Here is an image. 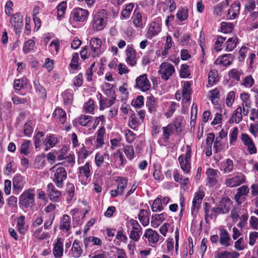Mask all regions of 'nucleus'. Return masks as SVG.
<instances>
[{
    "instance_id": "7ed1b4c3",
    "label": "nucleus",
    "mask_w": 258,
    "mask_h": 258,
    "mask_svg": "<svg viewBox=\"0 0 258 258\" xmlns=\"http://www.w3.org/2000/svg\"><path fill=\"white\" fill-rule=\"evenodd\" d=\"M175 72L174 67L171 63L167 62H162L159 67V75L164 81H167Z\"/></svg>"
},
{
    "instance_id": "e433bc0d",
    "label": "nucleus",
    "mask_w": 258,
    "mask_h": 258,
    "mask_svg": "<svg viewBox=\"0 0 258 258\" xmlns=\"http://www.w3.org/2000/svg\"><path fill=\"white\" fill-rule=\"evenodd\" d=\"M63 103L66 105H70L72 104L73 100V93L71 89L64 91L62 94Z\"/></svg>"
},
{
    "instance_id": "2eb2a0df",
    "label": "nucleus",
    "mask_w": 258,
    "mask_h": 258,
    "mask_svg": "<svg viewBox=\"0 0 258 258\" xmlns=\"http://www.w3.org/2000/svg\"><path fill=\"white\" fill-rule=\"evenodd\" d=\"M204 197V192L202 191L199 190L196 193L192 200V205L191 208V213L192 215L196 214L197 213Z\"/></svg>"
},
{
    "instance_id": "58836bf2",
    "label": "nucleus",
    "mask_w": 258,
    "mask_h": 258,
    "mask_svg": "<svg viewBox=\"0 0 258 258\" xmlns=\"http://www.w3.org/2000/svg\"><path fill=\"white\" fill-rule=\"evenodd\" d=\"M238 41V39L235 36L228 38L226 42V50L227 51L233 50L235 48Z\"/></svg>"
},
{
    "instance_id": "412c9836",
    "label": "nucleus",
    "mask_w": 258,
    "mask_h": 258,
    "mask_svg": "<svg viewBox=\"0 0 258 258\" xmlns=\"http://www.w3.org/2000/svg\"><path fill=\"white\" fill-rule=\"evenodd\" d=\"M232 201L228 198H223L220 201L218 206L222 211V214H225L228 213L231 208Z\"/></svg>"
},
{
    "instance_id": "5701e85b",
    "label": "nucleus",
    "mask_w": 258,
    "mask_h": 258,
    "mask_svg": "<svg viewBox=\"0 0 258 258\" xmlns=\"http://www.w3.org/2000/svg\"><path fill=\"white\" fill-rule=\"evenodd\" d=\"M52 115L56 119V121L59 123L63 124L66 121V112L61 108H56L54 111Z\"/></svg>"
},
{
    "instance_id": "2f4dec72",
    "label": "nucleus",
    "mask_w": 258,
    "mask_h": 258,
    "mask_svg": "<svg viewBox=\"0 0 258 258\" xmlns=\"http://www.w3.org/2000/svg\"><path fill=\"white\" fill-rule=\"evenodd\" d=\"M167 214L165 212L160 214H155L152 218L151 222V226L155 228L158 227L165 220Z\"/></svg>"
},
{
    "instance_id": "a18cd8bd",
    "label": "nucleus",
    "mask_w": 258,
    "mask_h": 258,
    "mask_svg": "<svg viewBox=\"0 0 258 258\" xmlns=\"http://www.w3.org/2000/svg\"><path fill=\"white\" fill-rule=\"evenodd\" d=\"M92 117L89 115H82L78 119L79 124L82 126L90 125Z\"/></svg>"
},
{
    "instance_id": "4be33fe9",
    "label": "nucleus",
    "mask_w": 258,
    "mask_h": 258,
    "mask_svg": "<svg viewBox=\"0 0 258 258\" xmlns=\"http://www.w3.org/2000/svg\"><path fill=\"white\" fill-rule=\"evenodd\" d=\"M132 19L133 23L136 27L142 29L144 27L145 23L142 19V15L139 11L135 10Z\"/></svg>"
},
{
    "instance_id": "ddd939ff",
    "label": "nucleus",
    "mask_w": 258,
    "mask_h": 258,
    "mask_svg": "<svg viewBox=\"0 0 258 258\" xmlns=\"http://www.w3.org/2000/svg\"><path fill=\"white\" fill-rule=\"evenodd\" d=\"M136 82L137 88L142 91H146L150 88V83L147 79L146 74L138 77Z\"/></svg>"
},
{
    "instance_id": "79ce46f5",
    "label": "nucleus",
    "mask_w": 258,
    "mask_h": 258,
    "mask_svg": "<svg viewBox=\"0 0 258 258\" xmlns=\"http://www.w3.org/2000/svg\"><path fill=\"white\" fill-rule=\"evenodd\" d=\"M134 7L133 3H130L126 5L125 8L122 10L121 14V17L122 19H127L130 17L131 14Z\"/></svg>"
},
{
    "instance_id": "1a4fd4ad",
    "label": "nucleus",
    "mask_w": 258,
    "mask_h": 258,
    "mask_svg": "<svg viewBox=\"0 0 258 258\" xmlns=\"http://www.w3.org/2000/svg\"><path fill=\"white\" fill-rule=\"evenodd\" d=\"M34 196L33 190L28 189L21 195L20 203L26 208L32 207L34 202Z\"/></svg>"
},
{
    "instance_id": "6e6d98bb",
    "label": "nucleus",
    "mask_w": 258,
    "mask_h": 258,
    "mask_svg": "<svg viewBox=\"0 0 258 258\" xmlns=\"http://www.w3.org/2000/svg\"><path fill=\"white\" fill-rule=\"evenodd\" d=\"M254 83V79L252 78L251 76L249 75L246 76L243 79L242 82L241 83V85L246 88H249L252 86Z\"/></svg>"
},
{
    "instance_id": "0e129e2a",
    "label": "nucleus",
    "mask_w": 258,
    "mask_h": 258,
    "mask_svg": "<svg viewBox=\"0 0 258 258\" xmlns=\"http://www.w3.org/2000/svg\"><path fill=\"white\" fill-rule=\"evenodd\" d=\"M34 83L36 91L39 92L41 97L42 99L45 98L46 97V91L45 89L39 83L37 84L35 82H34Z\"/></svg>"
},
{
    "instance_id": "4468645a",
    "label": "nucleus",
    "mask_w": 258,
    "mask_h": 258,
    "mask_svg": "<svg viewBox=\"0 0 258 258\" xmlns=\"http://www.w3.org/2000/svg\"><path fill=\"white\" fill-rule=\"evenodd\" d=\"M47 193L49 199L53 202L57 201L61 196V192L58 190L52 183L47 184Z\"/></svg>"
},
{
    "instance_id": "c9c22d12",
    "label": "nucleus",
    "mask_w": 258,
    "mask_h": 258,
    "mask_svg": "<svg viewBox=\"0 0 258 258\" xmlns=\"http://www.w3.org/2000/svg\"><path fill=\"white\" fill-rule=\"evenodd\" d=\"M149 212L144 209H142L140 211V213L138 215V218L141 224L143 226H146L149 224V217L148 216Z\"/></svg>"
},
{
    "instance_id": "a19ab883",
    "label": "nucleus",
    "mask_w": 258,
    "mask_h": 258,
    "mask_svg": "<svg viewBox=\"0 0 258 258\" xmlns=\"http://www.w3.org/2000/svg\"><path fill=\"white\" fill-rule=\"evenodd\" d=\"M17 225L20 233L24 234L27 230L25 225V217L21 216L17 219Z\"/></svg>"
},
{
    "instance_id": "0eeeda50",
    "label": "nucleus",
    "mask_w": 258,
    "mask_h": 258,
    "mask_svg": "<svg viewBox=\"0 0 258 258\" xmlns=\"http://www.w3.org/2000/svg\"><path fill=\"white\" fill-rule=\"evenodd\" d=\"M129 223L132 227L130 231L129 237L134 241H138L142 234V228L138 223V222L134 219H131Z\"/></svg>"
},
{
    "instance_id": "7c9ffc66",
    "label": "nucleus",
    "mask_w": 258,
    "mask_h": 258,
    "mask_svg": "<svg viewBox=\"0 0 258 258\" xmlns=\"http://www.w3.org/2000/svg\"><path fill=\"white\" fill-rule=\"evenodd\" d=\"M71 228V218L68 215H63L60 222L59 228L63 231H68Z\"/></svg>"
},
{
    "instance_id": "c03bdc74",
    "label": "nucleus",
    "mask_w": 258,
    "mask_h": 258,
    "mask_svg": "<svg viewBox=\"0 0 258 258\" xmlns=\"http://www.w3.org/2000/svg\"><path fill=\"white\" fill-rule=\"evenodd\" d=\"M28 82V80L25 78L15 80L14 82V88L15 90L19 91L23 88L24 85H26Z\"/></svg>"
},
{
    "instance_id": "6ab92c4d",
    "label": "nucleus",
    "mask_w": 258,
    "mask_h": 258,
    "mask_svg": "<svg viewBox=\"0 0 258 258\" xmlns=\"http://www.w3.org/2000/svg\"><path fill=\"white\" fill-rule=\"evenodd\" d=\"M240 8V4L239 2H236L233 4L230 9L228 10L226 15V17L229 20L234 19L239 14Z\"/></svg>"
},
{
    "instance_id": "3c124183",
    "label": "nucleus",
    "mask_w": 258,
    "mask_h": 258,
    "mask_svg": "<svg viewBox=\"0 0 258 258\" xmlns=\"http://www.w3.org/2000/svg\"><path fill=\"white\" fill-rule=\"evenodd\" d=\"M35 42L32 39H29L26 41L23 46V52L26 54L30 52L31 50L33 49L35 45Z\"/></svg>"
},
{
    "instance_id": "a211bd4d",
    "label": "nucleus",
    "mask_w": 258,
    "mask_h": 258,
    "mask_svg": "<svg viewBox=\"0 0 258 258\" xmlns=\"http://www.w3.org/2000/svg\"><path fill=\"white\" fill-rule=\"evenodd\" d=\"M11 23L15 28L16 33L20 32L23 25V16L20 13H17L14 15L11 19Z\"/></svg>"
},
{
    "instance_id": "f3484780",
    "label": "nucleus",
    "mask_w": 258,
    "mask_h": 258,
    "mask_svg": "<svg viewBox=\"0 0 258 258\" xmlns=\"http://www.w3.org/2000/svg\"><path fill=\"white\" fill-rule=\"evenodd\" d=\"M219 169L224 174L231 172L234 169L233 161L230 159H226L220 162Z\"/></svg>"
},
{
    "instance_id": "603ef678",
    "label": "nucleus",
    "mask_w": 258,
    "mask_h": 258,
    "mask_svg": "<svg viewBox=\"0 0 258 258\" xmlns=\"http://www.w3.org/2000/svg\"><path fill=\"white\" fill-rule=\"evenodd\" d=\"M221 31L224 33H229L232 32L234 28V25L231 23L223 22L221 23Z\"/></svg>"
},
{
    "instance_id": "f03ea898",
    "label": "nucleus",
    "mask_w": 258,
    "mask_h": 258,
    "mask_svg": "<svg viewBox=\"0 0 258 258\" xmlns=\"http://www.w3.org/2000/svg\"><path fill=\"white\" fill-rule=\"evenodd\" d=\"M191 148L190 146L187 145L186 146L185 154L180 155L178 158L180 168L184 173L188 174L190 172L191 169Z\"/></svg>"
},
{
    "instance_id": "69168bd1",
    "label": "nucleus",
    "mask_w": 258,
    "mask_h": 258,
    "mask_svg": "<svg viewBox=\"0 0 258 258\" xmlns=\"http://www.w3.org/2000/svg\"><path fill=\"white\" fill-rule=\"evenodd\" d=\"M78 59H79V55L78 53H75L71 60V62L70 64V66L72 70H77L78 69Z\"/></svg>"
},
{
    "instance_id": "4c0bfd02",
    "label": "nucleus",
    "mask_w": 258,
    "mask_h": 258,
    "mask_svg": "<svg viewBox=\"0 0 258 258\" xmlns=\"http://www.w3.org/2000/svg\"><path fill=\"white\" fill-rule=\"evenodd\" d=\"M115 98H105L101 99L100 100V109L103 110L105 108L110 107L115 103Z\"/></svg>"
},
{
    "instance_id": "f704fd0d",
    "label": "nucleus",
    "mask_w": 258,
    "mask_h": 258,
    "mask_svg": "<svg viewBox=\"0 0 258 258\" xmlns=\"http://www.w3.org/2000/svg\"><path fill=\"white\" fill-rule=\"evenodd\" d=\"M13 187L15 190H22L25 184L23 177L20 175L15 176L13 180Z\"/></svg>"
},
{
    "instance_id": "de8ad7c7",
    "label": "nucleus",
    "mask_w": 258,
    "mask_h": 258,
    "mask_svg": "<svg viewBox=\"0 0 258 258\" xmlns=\"http://www.w3.org/2000/svg\"><path fill=\"white\" fill-rule=\"evenodd\" d=\"M31 141L29 140L25 141L22 145L20 148V153L21 154L27 155L30 153Z\"/></svg>"
},
{
    "instance_id": "20e7f679",
    "label": "nucleus",
    "mask_w": 258,
    "mask_h": 258,
    "mask_svg": "<svg viewBox=\"0 0 258 258\" xmlns=\"http://www.w3.org/2000/svg\"><path fill=\"white\" fill-rule=\"evenodd\" d=\"M78 176L81 180L82 184L86 185L89 181V178L92 174L91 166L89 162L78 168Z\"/></svg>"
},
{
    "instance_id": "bb28decb",
    "label": "nucleus",
    "mask_w": 258,
    "mask_h": 258,
    "mask_svg": "<svg viewBox=\"0 0 258 258\" xmlns=\"http://www.w3.org/2000/svg\"><path fill=\"white\" fill-rule=\"evenodd\" d=\"M71 251V254L74 258H79L81 256L83 250L80 245V241L79 240L77 239L74 240Z\"/></svg>"
},
{
    "instance_id": "e2e57ef3",
    "label": "nucleus",
    "mask_w": 258,
    "mask_h": 258,
    "mask_svg": "<svg viewBox=\"0 0 258 258\" xmlns=\"http://www.w3.org/2000/svg\"><path fill=\"white\" fill-rule=\"evenodd\" d=\"M43 137L44 134L42 132H38L36 135L34 137V145L36 148L40 146L41 141L43 140Z\"/></svg>"
},
{
    "instance_id": "49530a36",
    "label": "nucleus",
    "mask_w": 258,
    "mask_h": 258,
    "mask_svg": "<svg viewBox=\"0 0 258 258\" xmlns=\"http://www.w3.org/2000/svg\"><path fill=\"white\" fill-rule=\"evenodd\" d=\"M153 212H157L163 210L162 201L160 198H157L153 202L151 207Z\"/></svg>"
},
{
    "instance_id": "b1692460",
    "label": "nucleus",
    "mask_w": 258,
    "mask_h": 258,
    "mask_svg": "<svg viewBox=\"0 0 258 258\" xmlns=\"http://www.w3.org/2000/svg\"><path fill=\"white\" fill-rule=\"evenodd\" d=\"M161 30V26L160 24L155 22H151L148 28V37H152L157 35Z\"/></svg>"
},
{
    "instance_id": "864d4df0",
    "label": "nucleus",
    "mask_w": 258,
    "mask_h": 258,
    "mask_svg": "<svg viewBox=\"0 0 258 258\" xmlns=\"http://www.w3.org/2000/svg\"><path fill=\"white\" fill-rule=\"evenodd\" d=\"M128 124L130 126L135 129L139 125V121L135 114L132 113L128 119Z\"/></svg>"
},
{
    "instance_id": "39448f33",
    "label": "nucleus",
    "mask_w": 258,
    "mask_h": 258,
    "mask_svg": "<svg viewBox=\"0 0 258 258\" xmlns=\"http://www.w3.org/2000/svg\"><path fill=\"white\" fill-rule=\"evenodd\" d=\"M245 175L241 173L237 172L232 177L225 179L224 184L226 186L230 188L237 187L245 182Z\"/></svg>"
},
{
    "instance_id": "6e6552de",
    "label": "nucleus",
    "mask_w": 258,
    "mask_h": 258,
    "mask_svg": "<svg viewBox=\"0 0 258 258\" xmlns=\"http://www.w3.org/2000/svg\"><path fill=\"white\" fill-rule=\"evenodd\" d=\"M160 238L158 232L152 229L148 228L145 230L142 239L145 242H148L151 246H154L157 243Z\"/></svg>"
},
{
    "instance_id": "aec40b11",
    "label": "nucleus",
    "mask_w": 258,
    "mask_h": 258,
    "mask_svg": "<svg viewBox=\"0 0 258 258\" xmlns=\"http://www.w3.org/2000/svg\"><path fill=\"white\" fill-rule=\"evenodd\" d=\"M126 62L131 66H134L137 63L136 52L132 47L128 46L126 50Z\"/></svg>"
},
{
    "instance_id": "c85d7f7f",
    "label": "nucleus",
    "mask_w": 258,
    "mask_h": 258,
    "mask_svg": "<svg viewBox=\"0 0 258 258\" xmlns=\"http://www.w3.org/2000/svg\"><path fill=\"white\" fill-rule=\"evenodd\" d=\"M241 112L242 108L240 106H238L236 109L234 111L231 117L229 120V122L230 123H239L242 119Z\"/></svg>"
},
{
    "instance_id": "680f3d73",
    "label": "nucleus",
    "mask_w": 258,
    "mask_h": 258,
    "mask_svg": "<svg viewBox=\"0 0 258 258\" xmlns=\"http://www.w3.org/2000/svg\"><path fill=\"white\" fill-rule=\"evenodd\" d=\"M32 122L31 121L27 122L24 126V133L25 136L27 137H30L32 135L33 128L32 125Z\"/></svg>"
},
{
    "instance_id": "c756f323",
    "label": "nucleus",
    "mask_w": 258,
    "mask_h": 258,
    "mask_svg": "<svg viewBox=\"0 0 258 258\" xmlns=\"http://www.w3.org/2000/svg\"><path fill=\"white\" fill-rule=\"evenodd\" d=\"M63 243L60 238L54 244L53 253L55 258H60L63 254Z\"/></svg>"
},
{
    "instance_id": "a878e982",
    "label": "nucleus",
    "mask_w": 258,
    "mask_h": 258,
    "mask_svg": "<svg viewBox=\"0 0 258 258\" xmlns=\"http://www.w3.org/2000/svg\"><path fill=\"white\" fill-rule=\"evenodd\" d=\"M96 137V148H101L104 144V138L105 135V128L102 126L100 127L97 132Z\"/></svg>"
},
{
    "instance_id": "dca6fc26",
    "label": "nucleus",
    "mask_w": 258,
    "mask_h": 258,
    "mask_svg": "<svg viewBox=\"0 0 258 258\" xmlns=\"http://www.w3.org/2000/svg\"><path fill=\"white\" fill-rule=\"evenodd\" d=\"M163 134L162 136L159 139L158 142L160 145L168 142L169 137L172 136L175 132L172 126L169 124L166 126L162 128Z\"/></svg>"
},
{
    "instance_id": "423d86ee",
    "label": "nucleus",
    "mask_w": 258,
    "mask_h": 258,
    "mask_svg": "<svg viewBox=\"0 0 258 258\" xmlns=\"http://www.w3.org/2000/svg\"><path fill=\"white\" fill-rule=\"evenodd\" d=\"M102 41L97 37L92 38L89 42V54L93 57H99L102 53Z\"/></svg>"
},
{
    "instance_id": "393cba45",
    "label": "nucleus",
    "mask_w": 258,
    "mask_h": 258,
    "mask_svg": "<svg viewBox=\"0 0 258 258\" xmlns=\"http://www.w3.org/2000/svg\"><path fill=\"white\" fill-rule=\"evenodd\" d=\"M217 170L213 168H209L206 171L209 183L212 186L217 183L218 173Z\"/></svg>"
},
{
    "instance_id": "9d476101",
    "label": "nucleus",
    "mask_w": 258,
    "mask_h": 258,
    "mask_svg": "<svg viewBox=\"0 0 258 258\" xmlns=\"http://www.w3.org/2000/svg\"><path fill=\"white\" fill-rule=\"evenodd\" d=\"M106 24V17L104 12L97 13L94 18L93 27L95 30L100 31L103 30Z\"/></svg>"
},
{
    "instance_id": "cd10ccee",
    "label": "nucleus",
    "mask_w": 258,
    "mask_h": 258,
    "mask_svg": "<svg viewBox=\"0 0 258 258\" xmlns=\"http://www.w3.org/2000/svg\"><path fill=\"white\" fill-rule=\"evenodd\" d=\"M57 141V139L53 135L50 134L47 135L45 139L43 141V144L45 146V151H47L54 147Z\"/></svg>"
},
{
    "instance_id": "338daca9",
    "label": "nucleus",
    "mask_w": 258,
    "mask_h": 258,
    "mask_svg": "<svg viewBox=\"0 0 258 258\" xmlns=\"http://www.w3.org/2000/svg\"><path fill=\"white\" fill-rule=\"evenodd\" d=\"M83 83V74L79 73L73 80V85L77 87H81Z\"/></svg>"
},
{
    "instance_id": "f257e3e1",
    "label": "nucleus",
    "mask_w": 258,
    "mask_h": 258,
    "mask_svg": "<svg viewBox=\"0 0 258 258\" xmlns=\"http://www.w3.org/2000/svg\"><path fill=\"white\" fill-rule=\"evenodd\" d=\"M60 163L56 164L50 169L51 172V179L59 188L63 187L64 181L67 178V173L65 168L60 166Z\"/></svg>"
},
{
    "instance_id": "4d7b16f0",
    "label": "nucleus",
    "mask_w": 258,
    "mask_h": 258,
    "mask_svg": "<svg viewBox=\"0 0 258 258\" xmlns=\"http://www.w3.org/2000/svg\"><path fill=\"white\" fill-rule=\"evenodd\" d=\"M66 192L68 195V200L71 201L74 196L75 186L73 183H68L66 185Z\"/></svg>"
},
{
    "instance_id": "9b49d317",
    "label": "nucleus",
    "mask_w": 258,
    "mask_h": 258,
    "mask_svg": "<svg viewBox=\"0 0 258 258\" xmlns=\"http://www.w3.org/2000/svg\"><path fill=\"white\" fill-rule=\"evenodd\" d=\"M112 165L116 168H122L126 163V160L123 158V156L119 150H117L111 156Z\"/></svg>"
},
{
    "instance_id": "473e14b6",
    "label": "nucleus",
    "mask_w": 258,
    "mask_h": 258,
    "mask_svg": "<svg viewBox=\"0 0 258 258\" xmlns=\"http://www.w3.org/2000/svg\"><path fill=\"white\" fill-rule=\"evenodd\" d=\"M239 256V253L236 251L232 252L223 251L217 252L215 258H238Z\"/></svg>"
},
{
    "instance_id": "8fccbe9b",
    "label": "nucleus",
    "mask_w": 258,
    "mask_h": 258,
    "mask_svg": "<svg viewBox=\"0 0 258 258\" xmlns=\"http://www.w3.org/2000/svg\"><path fill=\"white\" fill-rule=\"evenodd\" d=\"M229 76L237 81L240 80V76L243 74V71L241 69H233L229 73Z\"/></svg>"
},
{
    "instance_id": "37998d69",
    "label": "nucleus",
    "mask_w": 258,
    "mask_h": 258,
    "mask_svg": "<svg viewBox=\"0 0 258 258\" xmlns=\"http://www.w3.org/2000/svg\"><path fill=\"white\" fill-rule=\"evenodd\" d=\"M91 152L87 149V148L83 145L81 151L79 153L78 163L80 164L83 162V159H86L89 155L91 154Z\"/></svg>"
},
{
    "instance_id": "5fc2aeb1",
    "label": "nucleus",
    "mask_w": 258,
    "mask_h": 258,
    "mask_svg": "<svg viewBox=\"0 0 258 258\" xmlns=\"http://www.w3.org/2000/svg\"><path fill=\"white\" fill-rule=\"evenodd\" d=\"M210 204L207 202L204 204V211H205V220L206 223H209L210 221L213 219V213L211 215H209V213L210 212Z\"/></svg>"
},
{
    "instance_id": "774afa93",
    "label": "nucleus",
    "mask_w": 258,
    "mask_h": 258,
    "mask_svg": "<svg viewBox=\"0 0 258 258\" xmlns=\"http://www.w3.org/2000/svg\"><path fill=\"white\" fill-rule=\"evenodd\" d=\"M57 15L58 17H62L65 12L67 8V3L64 1L61 2L56 7Z\"/></svg>"
},
{
    "instance_id": "f8f14e48",
    "label": "nucleus",
    "mask_w": 258,
    "mask_h": 258,
    "mask_svg": "<svg viewBox=\"0 0 258 258\" xmlns=\"http://www.w3.org/2000/svg\"><path fill=\"white\" fill-rule=\"evenodd\" d=\"M88 14L87 10L78 8L72 11L71 17L75 21L84 22L87 20Z\"/></svg>"
},
{
    "instance_id": "13d9d810",
    "label": "nucleus",
    "mask_w": 258,
    "mask_h": 258,
    "mask_svg": "<svg viewBox=\"0 0 258 258\" xmlns=\"http://www.w3.org/2000/svg\"><path fill=\"white\" fill-rule=\"evenodd\" d=\"M218 77V72L216 70H211L208 75V83L212 86L216 82V79Z\"/></svg>"
},
{
    "instance_id": "09e8293b",
    "label": "nucleus",
    "mask_w": 258,
    "mask_h": 258,
    "mask_svg": "<svg viewBox=\"0 0 258 258\" xmlns=\"http://www.w3.org/2000/svg\"><path fill=\"white\" fill-rule=\"evenodd\" d=\"M190 75L189 66L186 64H183L181 66L180 70V77L182 78H188Z\"/></svg>"
},
{
    "instance_id": "72a5a7b5",
    "label": "nucleus",
    "mask_w": 258,
    "mask_h": 258,
    "mask_svg": "<svg viewBox=\"0 0 258 258\" xmlns=\"http://www.w3.org/2000/svg\"><path fill=\"white\" fill-rule=\"evenodd\" d=\"M220 242L222 245L225 246L226 247H228L231 244L229 234L224 229L220 230Z\"/></svg>"
},
{
    "instance_id": "bf43d9fd",
    "label": "nucleus",
    "mask_w": 258,
    "mask_h": 258,
    "mask_svg": "<svg viewBox=\"0 0 258 258\" xmlns=\"http://www.w3.org/2000/svg\"><path fill=\"white\" fill-rule=\"evenodd\" d=\"M176 17L180 21L185 20L188 17V10L186 9L182 8L176 14Z\"/></svg>"
},
{
    "instance_id": "052dcab7",
    "label": "nucleus",
    "mask_w": 258,
    "mask_h": 258,
    "mask_svg": "<svg viewBox=\"0 0 258 258\" xmlns=\"http://www.w3.org/2000/svg\"><path fill=\"white\" fill-rule=\"evenodd\" d=\"M127 180L126 178H120L119 180L117 189L121 195L127 185Z\"/></svg>"
},
{
    "instance_id": "ea45409f",
    "label": "nucleus",
    "mask_w": 258,
    "mask_h": 258,
    "mask_svg": "<svg viewBox=\"0 0 258 258\" xmlns=\"http://www.w3.org/2000/svg\"><path fill=\"white\" fill-rule=\"evenodd\" d=\"M147 106L148 107V109L150 112L156 111L158 105L155 98L152 96L148 97Z\"/></svg>"
}]
</instances>
